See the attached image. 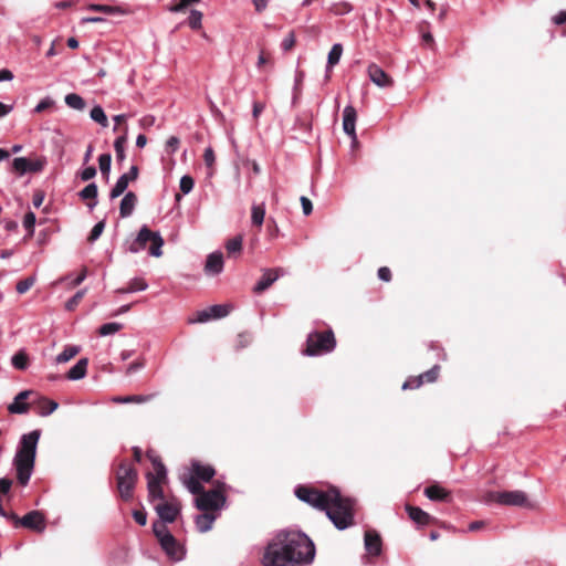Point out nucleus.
I'll list each match as a JSON object with an SVG mask.
<instances>
[{
  "mask_svg": "<svg viewBox=\"0 0 566 566\" xmlns=\"http://www.w3.org/2000/svg\"><path fill=\"white\" fill-rule=\"evenodd\" d=\"M315 546L312 539L298 531L279 532L265 547L263 566H300L314 560Z\"/></svg>",
  "mask_w": 566,
  "mask_h": 566,
  "instance_id": "1",
  "label": "nucleus"
},
{
  "mask_svg": "<svg viewBox=\"0 0 566 566\" xmlns=\"http://www.w3.org/2000/svg\"><path fill=\"white\" fill-rule=\"evenodd\" d=\"M295 495L302 502L326 512L327 517L337 530H346L354 521V501L340 495L336 489L326 492L300 485Z\"/></svg>",
  "mask_w": 566,
  "mask_h": 566,
  "instance_id": "2",
  "label": "nucleus"
},
{
  "mask_svg": "<svg viewBox=\"0 0 566 566\" xmlns=\"http://www.w3.org/2000/svg\"><path fill=\"white\" fill-rule=\"evenodd\" d=\"M41 437V431L35 429L29 433L22 434L17 453L13 458V465L17 471V479L21 485H27L33 472L36 447Z\"/></svg>",
  "mask_w": 566,
  "mask_h": 566,
  "instance_id": "3",
  "label": "nucleus"
},
{
  "mask_svg": "<svg viewBox=\"0 0 566 566\" xmlns=\"http://www.w3.org/2000/svg\"><path fill=\"white\" fill-rule=\"evenodd\" d=\"M150 242L149 254L155 258L163 255L164 239L159 232L151 231L147 226H143L136 238L126 242V251L138 253L145 250L146 244Z\"/></svg>",
  "mask_w": 566,
  "mask_h": 566,
  "instance_id": "4",
  "label": "nucleus"
},
{
  "mask_svg": "<svg viewBox=\"0 0 566 566\" xmlns=\"http://www.w3.org/2000/svg\"><path fill=\"white\" fill-rule=\"evenodd\" d=\"M336 340L331 329L325 332H313L307 336L306 349L307 356H317L329 353L335 348Z\"/></svg>",
  "mask_w": 566,
  "mask_h": 566,
  "instance_id": "5",
  "label": "nucleus"
},
{
  "mask_svg": "<svg viewBox=\"0 0 566 566\" xmlns=\"http://www.w3.org/2000/svg\"><path fill=\"white\" fill-rule=\"evenodd\" d=\"M485 503H497L506 506H528V500L525 492L514 491H491L484 496Z\"/></svg>",
  "mask_w": 566,
  "mask_h": 566,
  "instance_id": "6",
  "label": "nucleus"
},
{
  "mask_svg": "<svg viewBox=\"0 0 566 566\" xmlns=\"http://www.w3.org/2000/svg\"><path fill=\"white\" fill-rule=\"evenodd\" d=\"M223 488L224 485L222 484L216 489L203 491L195 500L196 507L203 512L220 510L226 503Z\"/></svg>",
  "mask_w": 566,
  "mask_h": 566,
  "instance_id": "7",
  "label": "nucleus"
},
{
  "mask_svg": "<svg viewBox=\"0 0 566 566\" xmlns=\"http://www.w3.org/2000/svg\"><path fill=\"white\" fill-rule=\"evenodd\" d=\"M136 481L137 471L132 465L122 463L117 471V489L123 500L132 499Z\"/></svg>",
  "mask_w": 566,
  "mask_h": 566,
  "instance_id": "8",
  "label": "nucleus"
},
{
  "mask_svg": "<svg viewBox=\"0 0 566 566\" xmlns=\"http://www.w3.org/2000/svg\"><path fill=\"white\" fill-rule=\"evenodd\" d=\"M231 307L226 304L212 305L203 311L198 312L196 319H191V323H206L210 319L223 318L229 315Z\"/></svg>",
  "mask_w": 566,
  "mask_h": 566,
  "instance_id": "9",
  "label": "nucleus"
},
{
  "mask_svg": "<svg viewBox=\"0 0 566 566\" xmlns=\"http://www.w3.org/2000/svg\"><path fill=\"white\" fill-rule=\"evenodd\" d=\"M155 511L160 517L163 523H172L176 521L180 513V505L178 502H159L155 505Z\"/></svg>",
  "mask_w": 566,
  "mask_h": 566,
  "instance_id": "10",
  "label": "nucleus"
},
{
  "mask_svg": "<svg viewBox=\"0 0 566 566\" xmlns=\"http://www.w3.org/2000/svg\"><path fill=\"white\" fill-rule=\"evenodd\" d=\"M138 177L137 166H132L128 172L123 174L109 192L111 199H115L123 195L128 187L129 181L136 180Z\"/></svg>",
  "mask_w": 566,
  "mask_h": 566,
  "instance_id": "11",
  "label": "nucleus"
},
{
  "mask_svg": "<svg viewBox=\"0 0 566 566\" xmlns=\"http://www.w3.org/2000/svg\"><path fill=\"white\" fill-rule=\"evenodd\" d=\"M43 167V160H30L25 157H17L12 161V168L19 175H24L27 172H38L41 171Z\"/></svg>",
  "mask_w": 566,
  "mask_h": 566,
  "instance_id": "12",
  "label": "nucleus"
},
{
  "mask_svg": "<svg viewBox=\"0 0 566 566\" xmlns=\"http://www.w3.org/2000/svg\"><path fill=\"white\" fill-rule=\"evenodd\" d=\"M369 80L378 87H390L394 80L377 64L373 63L367 67Z\"/></svg>",
  "mask_w": 566,
  "mask_h": 566,
  "instance_id": "13",
  "label": "nucleus"
},
{
  "mask_svg": "<svg viewBox=\"0 0 566 566\" xmlns=\"http://www.w3.org/2000/svg\"><path fill=\"white\" fill-rule=\"evenodd\" d=\"M17 523L25 528L42 532L45 528L43 515L39 511H31L22 518H17Z\"/></svg>",
  "mask_w": 566,
  "mask_h": 566,
  "instance_id": "14",
  "label": "nucleus"
},
{
  "mask_svg": "<svg viewBox=\"0 0 566 566\" xmlns=\"http://www.w3.org/2000/svg\"><path fill=\"white\" fill-rule=\"evenodd\" d=\"M439 370L440 367L434 365L431 369L419 375L417 378L406 380L402 385V389L406 390L419 388L424 381L433 382L438 378Z\"/></svg>",
  "mask_w": 566,
  "mask_h": 566,
  "instance_id": "15",
  "label": "nucleus"
},
{
  "mask_svg": "<svg viewBox=\"0 0 566 566\" xmlns=\"http://www.w3.org/2000/svg\"><path fill=\"white\" fill-rule=\"evenodd\" d=\"M357 112L354 106L347 105L343 111V130L350 138L356 139Z\"/></svg>",
  "mask_w": 566,
  "mask_h": 566,
  "instance_id": "16",
  "label": "nucleus"
},
{
  "mask_svg": "<svg viewBox=\"0 0 566 566\" xmlns=\"http://www.w3.org/2000/svg\"><path fill=\"white\" fill-rule=\"evenodd\" d=\"M147 489L150 501L159 500L164 502V491L161 488V482L166 478H159L155 475L153 472H148L147 475Z\"/></svg>",
  "mask_w": 566,
  "mask_h": 566,
  "instance_id": "17",
  "label": "nucleus"
},
{
  "mask_svg": "<svg viewBox=\"0 0 566 566\" xmlns=\"http://www.w3.org/2000/svg\"><path fill=\"white\" fill-rule=\"evenodd\" d=\"M281 269H268L264 270L261 279L255 284L253 291L255 293H262L269 289L281 275Z\"/></svg>",
  "mask_w": 566,
  "mask_h": 566,
  "instance_id": "18",
  "label": "nucleus"
},
{
  "mask_svg": "<svg viewBox=\"0 0 566 566\" xmlns=\"http://www.w3.org/2000/svg\"><path fill=\"white\" fill-rule=\"evenodd\" d=\"M31 390H23L19 392L13 401L8 406V410L10 413L14 415H23L27 413L30 409V403L25 402V399L32 395Z\"/></svg>",
  "mask_w": 566,
  "mask_h": 566,
  "instance_id": "19",
  "label": "nucleus"
},
{
  "mask_svg": "<svg viewBox=\"0 0 566 566\" xmlns=\"http://www.w3.org/2000/svg\"><path fill=\"white\" fill-rule=\"evenodd\" d=\"M223 271V255L221 252H212L207 256L205 272L207 275H218Z\"/></svg>",
  "mask_w": 566,
  "mask_h": 566,
  "instance_id": "20",
  "label": "nucleus"
},
{
  "mask_svg": "<svg viewBox=\"0 0 566 566\" xmlns=\"http://www.w3.org/2000/svg\"><path fill=\"white\" fill-rule=\"evenodd\" d=\"M97 196L98 188L95 182L88 184L78 192V197L82 200L87 201V207L90 210H93L97 206Z\"/></svg>",
  "mask_w": 566,
  "mask_h": 566,
  "instance_id": "21",
  "label": "nucleus"
},
{
  "mask_svg": "<svg viewBox=\"0 0 566 566\" xmlns=\"http://www.w3.org/2000/svg\"><path fill=\"white\" fill-rule=\"evenodd\" d=\"M365 548L369 554L375 556L381 553V538L378 533L373 531L365 533Z\"/></svg>",
  "mask_w": 566,
  "mask_h": 566,
  "instance_id": "22",
  "label": "nucleus"
},
{
  "mask_svg": "<svg viewBox=\"0 0 566 566\" xmlns=\"http://www.w3.org/2000/svg\"><path fill=\"white\" fill-rule=\"evenodd\" d=\"M137 203V196L128 191L124 195L120 205H119V214L122 218H128L133 214L135 207Z\"/></svg>",
  "mask_w": 566,
  "mask_h": 566,
  "instance_id": "23",
  "label": "nucleus"
},
{
  "mask_svg": "<svg viewBox=\"0 0 566 566\" xmlns=\"http://www.w3.org/2000/svg\"><path fill=\"white\" fill-rule=\"evenodd\" d=\"M192 474L203 482H209L216 474L214 469L211 465L200 464L198 461L191 463Z\"/></svg>",
  "mask_w": 566,
  "mask_h": 566,
  "instance_id": "24",
  "label": "nucleus"
},
{
  "mask_svg": "<svg viewBox=\"0 0 566 566\" xmlns=\"http://www.w3.org/2000/svg\"><path fill=\"white\" fill-rule=\"evenodd\" d=\"M87 358H81L77 363L67 371L66 378L70 380H80L86 376L87 373Z\"/></svg>",
  "mask_w": 566,
  "mask_h": 566,
  "instance_id": "25",
  "label": "nucleus"
},
{
  "mask_svg": "<svg viewBox=\"0 0 566 566\" xmlns=\"http://www.w3.org/2000/svg\"><path fill=\"white\" fill-rule=\"evenodd\" d=\"M217 515L212 513H202L196 516L195 524L200 533H206L212 528Z\"/></svg>",
  "mask_w": 566,
  "mask_h": 566,
  "instance_id": "26",
  "label": "nucleus"
},
{
  "mask_svg": "<svg viewBox=\"0 0 566 566\" xmlns=\"http://www.w3.org/2000/svg\"><path fill=\"white\" fill-rule=\"evenodd\" d=\"M406 511L409 517L417 524L427 525L431 520V516L420 507L406 505Z\"/></svg>",
  "mask_w": 566,
  "mask_h": 566,
  "instance_id": "27",
  "label": "nucleus"
},
{
  "mask_svg": "<svg viewBox=\"0 0 566 566\" xmlns=\"http://www.w3.org/2000/svg\"><path fill=\"white\" fill-rule=\"evenodd\" d=\"M424 495L431 501H446L450 493L439 484H433L424 489Z\"/></svg>",
  "mask_w": 566,
  "mask_h": 566,
  "instance_id": "28",
  "label": "nucleus"
},
{
  "mask_svg": "<svg viewBox=\"0 0 566 566\" xmlns=\"http://www.w3.org/2000/svg\"><path fill=\"white\" fill-rule=\"evenodd\" d=\"M59 407V403L54 400L48 399L45 397L39 398V409L36 413L41 417H48L52 412H54Z\"/></svg>",
  "mask_w": 566,
  "mask_h": 566,
  "instance_id": "29",
  "label": "nucleus"
},
{
  "mask_svg": "<svg viewBox=\"0 0 566 566\" xmlns=\"http://www.w3.org/2000/svg\"><path fill=\"white\" fill-rule=\"evenodd\" d=\"M265 217V205L262 203H253L251 207V222L253 226L261 228L263 224Z\"/></svg>",
  "mask_w": 566,
  "mask_h": 566,
  "instance_id": "30",
  "label": "nucleus"
},
{
  "mask_svg": "<svg viewBox=\"0 0 566 566\" xmlns=\"http://www.w3.org/2000/svg\"><path fill=\"white\" fill-rule=\"evenodd\" d=\"M160 543V546L171 557L179 558V546L176 541V538L171 535H169L167 538L163 539Z\"/></svg>",
  "mask_w": 566,
  "mask_h": 566,
  "instance_id": "31",
  "label": "nucleus"
},
{
  "mask_svg": "<svg viewBox=\"0 0 566 566\" xmlns=\"http://www.w3.org/2000/svg\"><path fill=\"white\" fill-rule=\"evenodd\" d=\"M147 458L149 459V461L151 462V464H153V467L155 469V473L154 474L158 475L159 478H166L167 471H166V468L163 464L159 455L156 454L155 451L149 450L147 452Z\"/></svg>",
  "mask_w": 566,
  "mask_h": 566,
  "instance_id": "32",
  "label": "nucleus"
},
{
  "mask_svg": "<svg viewBox=\"0 0 566 566\" xmlns=\"http://www.w3.org/2000/svg\"><path fill=\"white\" fill-rule=\"evenodd\" d=\"M343 54V46L340 43H335L327 55V72L336 64H338Z\"/></svg>",
  "mask_w": 566,
  "mask_h": 566,
  "instance_id": "33",
  "label": "nucleus"
},
{
  "mask_svg": "<svg viewBox=\"0 0 566 566\" xmlns=\"http://www.w3.org/2000/svg\"><path fill=\"white\" fill-rule=\"evenodd\" d=\"M184 484L190 493L196 494L197 496H199L205 491L200 483V479H198L195 474L186 478L184 480Z\"/></svg>",
  "mask_w": 566,
  "mask_h": 566,
  "instance_id": "34",
  "label": "nucleus"
},
{
  "mask_svg": "<svg viewBox=\"0 0 566 566\" xmlns=\"http://www.w3.org/2000/svg\"><path fill=\"white\" fill-rule=\"evenodd\" d=\"M65 104L76 111H83L85 108V101L82 96L75 93H70L64 97Z\"/></svg>",
  "mask_w": 566,
  "mask_h": 566,
  "instance_id": "35",
  "label": "nucleus"
},
{
  "mask_svg": "<svg viewBox=\"0 0 566 566\" xmlns=\"http://www.w3.org/2000/svg\"><path fill=\"white\" fill-rule=\"evenodd\" d=\"M353 10V7L347 1H337L331 4L328 11L335 15H345Z\"/></svg>",
  "mask_w": 566,
  "mask_h": 566,
  "instance_id": "36",
  "label": "nucleus"
},
{
  "mask_svg": "<svg viewBox=\"0 0 566 566\" xmlns=\"http://www.w3.org/2000/svg\"><path fill=\"white\" fill-rule=\"evenodd\" d=\"M78 352L80 348L77 346H67L55 357V361L57 364H64L75 357Z\"/></svg>",
  "mask_w": 566,
  "mask_h": 566,
  "instance_id": "37",
  "label": "nucleus"
},
{
  "mask_svg": "<svg viewBox=\"0 0 566 566\" xmlns=\"http://www.w3.org/2000/svg\"><path fill=\"white\" fill-rule=\"evenodd\" d=\"M90 117L92 120L98 123L102 127L108 126L107 116L99 105H96L91 109Z\"/></svg>",
  "mask_w": 566,
  "mask_h": 566,
  "instance_id": "38",
  "label": "nucleus"
},
{
  "mask_svg": "<svg viewBox=\"0 0 566 566\" xmlns=\"http://www.w3.org/2000/svg\"><path fill=\"white\" fill-rule=\"evenodd\" d=\"M111 165H112V156L108 153L102 154L98 157V166L102 175L106 178V180L109 177L111 171Z\"/></svg>",
  "mask_w": 566,
  "mask_h": 566,
  "instance_id": "39",
  "label": "nucleus"
},
{
  "mask_svg": "<svg viewBox=\"0 0 566 566\" xmlns=\"http://www.w3.org/2000/svg\"><path fill=\"white\" fill-rule=\"evenodd\" d=\"M86 276H87V269L83 268L76 276L73 277L72 275H66L65 277L62 279V281L67 282L69 289H74V287L78 286L80 284H82L83 281L86 279Z\"/></svg>",
  "mask_w": 566,
  "mask_h": 566,
  "instance_id": "40",
  "label": "nucleus"
},
{
  "mask_svg": "<svg viewBox=\"0 0 566 566\" xmlns=\"http://www.w3.org/2000/svg\"><path fill=\"white\" fill-rule=\"evenodd\" d=\"M127 140V134L117 137L114 142V149L116 153V159L123 161L125 159V144Z\"/></svg>",
  "mask_w": 566,
  "mask_h": 566,
  "instance_id": "41",
  "label": "nucleus"
},
{
  "mask_svg": "<svg viewBox=\"0 0 566 566\" xmlns=\"http://www.w3.org/2000/svg\"><path fill=\"white\" fill-rule=\"evenodd\" d=\"M151 395H133V396H125V397H117L114 399V401L119 403H129V402H136V403H143L147 402L151 399Z\"/></svg>",
  "mask_w": 566,
  "mask_h": 566,
  "instance_id": "42",
  "label": "nucleus"
},
{
  "mask_svg": "<svg viewBox=\"0 0 566 566\" xmlns=\"http://www.w3.org/2000/svg\"><path fill=\"white\" fill-rule=\"evenodd\" d=\"M202 12L199 11V10H196V9H192L190 11V14L188 17V25L192 29V30H198L201 28V24H202Z\"/></svg>",
  "mask_w": 566,
  "mask_h": 566,
  "instance_id": "43",
  "label": "nucleus"
},
{
  "mask_svg": "<svg viewBox=\"0 0 566 566\" xmlns=\"http://www.w3.org/2000/svg\"><path fill=\"white\" fill-rule=\"evenodd\" d=\"M122 328H123V325L120 323H116V322L106 323L99 327L98 334L101 336H108V335H113V334L117 333Z\"/></svg>",
  "mask_w": 566,
  "mask_h": 566,
  "instance_id": "44",
  "label": "nucleus"
},
{
  "mask_svg": "<svg viewBox=\"0 0 566 566\" xmlns=\"http://www.w3.org/2000/svg\"><path fill=\"white\" fill-rule=\"evenodd\" d=\"M14 368L24 370L28 367V356L23 352L14 354L11 358Z\"/></svg>",
  "mask_w": 566,
  "mask_h": 566,
  "instance_id": "45",
  "label": "nucleus"
},
{
  "mask_svg": "<svg viewBox=\"0 0 566 566\" xmlns=\"http://www.w3.org/2000/svg\"><path fill=\"white\" fill-rule=\"evenodd\" d=\"M153 531L159 542H161L163 539H165L169 535H171V533L169 532V530L166 526V523H163V522H155L153 524Z\"/></svg>",
  "mask_w": 566,
  "mask_h": 566,
  "instance_id": "46",
  "label": "nucleus"
},
{
  "mask_svg": "<svg viewBox=\"0 0 566 566\" xmlns=\"http://www.w3.org/2000/svg\"><path fill=\"white\" fill-rule=\"evenodd\" d=\"M87 290L86 289H82L80 291H77L66 303H65V308L67 311H74L76 308V306L78 305V303L82 301V298L85 296Z\"/></svg>",
  "mask_w": 566,
  "mask_h": 566,
  "instance_id": "47",
  "label": "nucleus"
},
{
  "mask_svg": "<svg viewBox=\"0 0 566 566\" xmlns=\"http://www.w3.org/2000/svg\"><path fill=\"white\" fill-rule=\"evenodd\" d=\"M242 241H243V239L241 235H237V237L230 239L226 244V249H227L228 253L231 254V253L240 252L242 249Z\"/></svg>",
  "mask_w": 566,
  "mask_h": 566,
  "instance_id": "48",
  "label": "nucleus"
},
{
  "mask_svg": "<svg viewBox=\"0 0 566 566\" xmlns=\"http://www.w3.org/2000/svg\"><path fill=\"white\" fill-rule=\"evenodd\" d=\"M35 214L32 211L25 213L23 218V227L28 231L29 237L34 234Z\"/></svg>",
  "mask_w": 566,
  "mask_h": 566,
  "instance_id": "49",
  "label": "nucleus"
},
{
  "mask_svg": "<svg viewBox=\"0 0 566 566\" xmlns=\"http://www.w3.org/2000/svg\"><path fill=\"white\" fill-rule=\"evenodd\" d=\"M35 283L34 276H29L24 280H21L17 283L15 290L19 294H24L28 292Z\"/></svg>",
  "mask_w": 566,
  "mask_h": 566,
  "instance_id": "50",
  "label": "nucleus"
},
{
  "mask_svg": "<svg viewBox=\"0 0 566 566\" xmlns=\"http://www.w3.org/2000/svg\"><path fill=\"white\" fill-rule=\"evenodd\" d=\"M193 186H195V180L191 176L185 175L181 177L179 187L184 195H188L189 192H191V190L193 189Z\"/></svg>",
  "mask_w": 566,
  "mask_h": 566,
  "instance_id": "51",
  "label": "nucleus"
},
{
  "mask_svg": "<svg viewBox=\"0 0 566 566\" xmlns=\"http://www.w3.org/2000/svg\"><path fill=\"white\" fill-rule=\"evenodd\" d=\"M295 42H296L295 32L290 31L286 34V36L282 40L281 48L283 51L287 52L293 49V46L295 45Z\"/></svg>",
  "mask_w": 566,
  "mask_h": 566,
  "instance_id": "52",
  "label": "nucleus"
},
{
  "mask_svg": "<svg viewBox=\"0 0 566 566\" xmlns=\"http://www.w3.org/2000/svg\"><path fill=\"white\" fill-rule=\"evenodd\" d=\"M104 229H105V221L102 220V221L97 222L93 227V229H92V231H91V233L88 235V241L90 242L96 241L101 237V234L103 233Z\"/></svg>",
  "mask_w": 566,
  "mask_h": 566,
  "instance_id": "53",
  "label": "nucleus"
},
{
  "mask_svg": "<svg viewBox=\"0 0 566 566\" xmlns=\"http://www.w3.org/2000/svg\"><path fill=\"white\" fill-rule=\"evenodd\" d=\"M87 9L91 11H98L107 14H114L119 11L118 8L106 4H90Z\"/></svg>",
  "mask_w": 566,
  "mask_h": 566,
  "instance_id": "54",
  "label": "nucleus"
},
{
  "mask_svg": "<svg viewBox=\"0 0 566 566\" xmlns=\"http://www.w3.org/2000/svg\"><path fill=\"white\" fill-rule=\"evenodd\" d=\"M128 285L130 286V291L133 292L145 291L148 287L147 282L139 277L132 279L128 282Z\"/></svg>",
  "mask_w": 566,
  "mask_h": 566,
  "instance_id": "55",
  "label": "nucleus"
},
{
  "mask_svg": "<svg viewBox=\"0 0 566 566\" xmlns=\"http://www.w3.org/2000/svg\"><path fill=\"white\" fill-rule=\"evenodd\" d=\"M200 2V0H179L178 3H176L175 6H171L169 8V10L171 12H182L185 11L189 6L193 4V3H198Z\"/></svg>",
  "mask_w": 566,
  "mask_h": 566,
  "instance_id": "56",
  "label": "nucleus"
},
{
  "mask_svg": "<svg viewBox=\"0 0 566 566\" xmlns=\"http://www.w3.org/2000/svg\"><path fill=\"white\" fill-rule=\"evenodd\" d=\"M78 176L82 181H88L96 176V168L94 166H88L81 170Z\"/></svg>",
  "mask_w": 566,
  "mask_h": 566,
  "instance_id": "57",
  "label": "nucleus"
},
{
  "mask_svg": "<svg viewBox=\"0 0 566 566\" xmlns=\"http://www.w3.org/2000/svg\"><path fill=\"white\" fill-rule=\"evenodd\" d=\"M180 144V140L176 136H170L166 142V151L169 154L176 153Z\"/></svg>",
  "mask_w": 566,
  "mask_h": 566,
  "instance_id": "58",
  "label": "nucleus"
},
{
  "mask_svg": "<svg viewBox=\"0 0 566 566\" xmlns=\"http://www.w3.org/2000/svg\"><path fill=\"white\" fill-rule=\"evenodd\" d=\"M53 104H54V101L51 97H45L38 103V105L34 108V112L41 113V112L45 111L46 108H50L51 106H53Z\"/></svg>",
  "mask_w": 566,
  "mask_h": 566,
  "instance_id": "59",
  "label": "nucleus"
},
{
  "mask_svg": "<svg viewBox=\"0 0 566 566\" xmlns=\"http://www.w3.org/2000/svg\"><path fill=\"white\" fill-rule=\"evenodd\" d=\"M203 160L208 167H212L214 165L216 157H214L213 149L211 147H208L205 149Z\"/></svg>",
  "mask_w": 566,
  "mask_h": 566,
  "instance_id": "60",
  "label": "nucleus"
},
{
  "mask_svg": "<svg viewBox=\"0 0 566 566\" xmlns=\"http://www.w3.org/2000/svg\"><path fill=\"white\" fill-rule=\"evenodd\" d=\"M301 205H302V209H303V213L305 216H308L312 213L313 211V205H312V201L307 198V197H304L302 196L301 197Z\"/></svg>",
  "mask_w": 566,
  "mask_h": 566,
  "instance_id": "61",
  "label": "nucleus"
},
{
  "mask_svg": "<svg viewBox=\"0 0 566 566\" xmlns=\"http://www.w3.org/2000/svg\"><path fill=\"white\" fill-rule=\"evenodd\" d=\"M133 517L136 521V523L139 524L140 526H144L147 523V514L144 511H134Z\"/></svg>",
  "mask_w": 566,
  "mask_h": 566,
  "instance_id": "62",
  "label": "nucleus"
},
{
  "mask_svg": "<svg viewBox=\"0 0 566 566\" xmlns=\"http://www.w3.org/2000/svg\"><path fill=\"white\" fill-rule=\"evenodd\" d=\"M12 486V480L9 478H1L0 479V493L1 494H8L10 492V489Z\"/></svg>",
  "mask_w": 566,
  "mask_h": 566,
  "instance_id": "63",
  "label": "nucleus"
},
{
  "mask_svg": "<svg viewBox=\"0 0 566 566\" xmlns=\"http://www.w3.org/2000/svg\"><path fill=\"white\" fill-rule=\"evenodd\" d=\"M155 117L153 115H145L139 119V125L143 128H149L155 124Z\"/></svg>",
  "mask_w": 566,
  "mask_h": 566,
  "instance_id": "64",
  "label": "nucleus"
}]
</instances>
